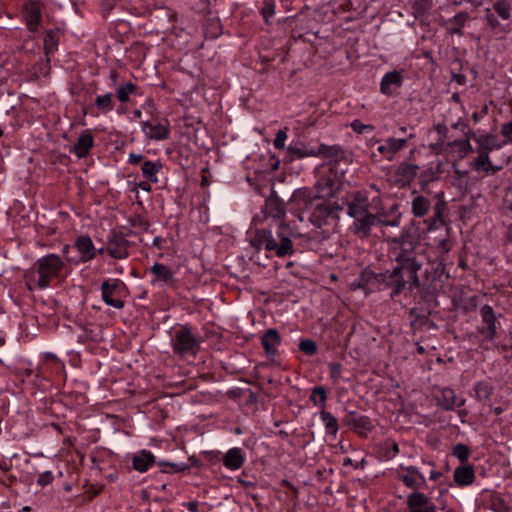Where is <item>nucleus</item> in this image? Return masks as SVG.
<instances>
[{
  "label": "nucleus",
  "mask_w": 512,
  "mask_h": 512,
  "mask_svg": "<svg viewBox=\"0 0 512 512\" xmlns=\"http://www.w3.org/2000/svg\"><path fill=\"white\" fill-rule=\"evenodd\" d=\"M382 236L388 241L390 256L397 265L392 271L379 274L378 281L392 289V296L406 290L412 291L419 286L418 271L423 265L424 256L419 245L404 232L392 237L383 230Z\"/></svg>",
  "instance_id": "nucleus-1"
},
{
  "label": "nucleus",
  "mask_w": 512,
  "mask_h": 512,
  "mask_svg": "<svg viewBox=\"0 0 512 512\" xmlns=\"http://www.w3.org/2000/svg\"><path fill=\"white\" fill-rule=\"evenodd\" d=\"M251 243L256 249L273 252L280 258L292 256L295 252L291 240V230L284 222L278 225L275 235L267 229L257 230Z\"/></svg>",
  "instance_id": "nucleus-2"
},
{
  "label": "nucleus",
  "mask_w": 512,
  "mask_h": 512,
  "mask_svg": "<svg viewBox=\"0 0 512 512\" xmlns=\"http://www.w3.org/2000/svg\"><path fill=\"white\" fill-rule=\"evenodd\" d=\"M35 266L36 270L26 272L25 277L29 282H35L39 288L44 289L62 271L64 262L58 255L52 253L39 258Z\"/></svg>",
  "instance_id": "nucleus-3"
},
{
  "label": "nucleus",
  "mask_w": 512,
  "mask_h": 512,
  "mask_svg": "<svg viewBox=\"0 0 512 512\" xmlns=\"http://www.w3.org/2000/svg\"><path fill=\"white\" fill-rule=\"evenodd\" d=\"M354 223L351 226L353 233L359 237L365 238L370 235L371 228L373 226L381 227L387 231L388 227H398L400 225V217H394L391 220H386L381 216L374 215L372 213L362 214L360 217H353Z\"/></svg>",
  "instance_id": "nucleus-4"
},
{
  "label": "nucleus",
  "mask_w": 512,
  "mask_h": 512,
  "mask_svg": "<svg viewBox=\"0 0 512 512\" xmlns=\"http://www.w3.org/2000/svg\"><path fill=\"white\" fill-rule=\"evenodd\" d=\"M174 353L185 356L195 355L199 349V341L187 327L178 329L172 342Z\"/></svg>",
  "instance_id": "nucleus-5"
},
{
  "label": "nucleus",
  "mask_w": 512,
  "mask_h": 512,
  "mask_svg": "<svg viewBox=\"0 0 512 512\" xmlns=\"http://www.w3.org/2000/svg\"><path fill=\"white\" fill-rule=\"evenodd\" d=\"M319 196L315 195L311 190L307 188H300L293 192L289 199V205L296 211H306L311 209Z\"/></svg>",
  "instance_id": "nucleus-6"
},
{
  "label": "nucleus",
  "mask_w": 512,
  "mask_h": 512,
  "mask_svg": "<svg viewBox=\"0 0 512 512\" xmlns=\"http://www.w3.org/2000/svg\"><path fill=\"white\" fill-rule=\"evenodd\" d=\"M405 512H436V505L424 493L414 491L407 496Z\"/></svg>",
  "instance_id": "nucleus-7"
},
{
  "label": "nucleus",
  "mask_w": 512,
  "mask_h": 512,
  "mask_svg": "<svg viewBox=\"0 0 512 512\" xmlns=\"http://www.w3.org/2000/svg\"><path fill=\"white\" fill-rule=\"evenodd\" d=\"M23 16L29 31H38L42 19L41 3L36 0L27 1L23 5Z\"/></svg>",
  "instance_id": "nucleus-8"
},
{
  "label": "nucleus",
  "mask_w": 512,
  "mask_h": 512,
  "mask_svg": "<svg viewBox=\"0 0 512 512\" xmlns=\"http://www.w3.org/2000/svg\"><path fill=\"white\" fill-rule=\"evenodd\" d=\"M480 315L482 318V325L478 328V331L483 335L484 339L492 340L497 331L496 316L492 307L488 305L483 306L480 309Z\"/></svg>",
  "instance_id": "nucleus-9"
},
{
  "label": "nucleus",
  "mask_w": 512,
  "mask_h": 512,
  "mask_svg": "<svg viewBox=\"0 0 512 512\" xmlns=\"http://www.w3.org/2000/svg\"><path fill=\"white\" fill-rule=\"evenodd\" d=\"M404 473L399 474L400 480L408 488L418 491L426 487L427 481L424 475L415 466L402 467Z\"/></svg>",
  "instance_id": "nucleus-10"
},
{
  "label": "nucleus",
  "mask_w": 512,
  "mask_h": 512,
  "mask_svg": "<svg viewBox=\"0 0 512 512\" xmlns=\"http://www.w3.org/2000/svg\"><path fill=\"white\" fill-rule=\"evenodd\" d=\"M129 241L122 234H113L107 241L106 252L115 259L128 257Z\"/></svg>",
  "instance_id": "nucleus-11"
},
{
  "label": "nucleus",
  "mask_w": 512,
  "mask_h": 512,
  "mask_svg": "<svg viewBox=\"0 0 512 512\" xmlns=\"http://www.w3.org/2000/svg\"><path fill=\"white\" fill-rule=\"evenodd\" d=\"M368 197L366 193L357 191L351 194L347 204V213L350 217H360L368 213Z\"/></svg>",
  "instance_id": "nucleus-12"
},
{
  "label": "nucleus",
  "mask_w": 512,
  "mask_h": 512,
  "mask_svg": "<svg viewBox=\"0 0 512 512\" xmlns=\"http://www.w3.org/2000/svg\"><path fill=\"white\" fill-rule=\"evenodd\" d=\"M142 131L145 133L146 137L151 140L160 141L169 137V125L167 121L165 123L146 121L143 123Z\"/></svg>",
  "instance_id": "nucleus-13"
},
{
  "label": "nucleus",
  "mask_w": 512,
  "mask_h": 512,
  "mask_svg": "<svg viewBox=\"0 0 512 512\" xmlns=\"http://www.w3.org/2000/svg\"><path fill=\"white\" fill-rule=\"evenodd\" d=\"M310 222L317 228H321L331 214L330 206L321 198L314 204Z\"/></svg>",
  "instance_id": "nucleus-14"
},
{
  "label": "nucleus",
  "mask_w": 512,
  "mask_h": 512,
  "mask_svg": "<svg viewBox=\"0 0 512 512\" xmlns=\"http://www.w3.org/2000/svg\"><path fill=\"white\" fill-rule=\"evenodd\" d=\"M75 247L80 254L82 262L90 261L96 255L93 241L89 236H79L76 239Z\"/></svg>",
  "instance_id": "nucleus-15"
},
{
  "label": "nucleus",
  "mask_w": 512,
  "mask_h": 512,
  "mask_svg": "<svg viewBox=\"0 0 512 512\" xmlns=\"http://www.w3.org/2000/svg\"><path fill=\"white\" fill-rule=\"evenodd\" d=\"M118 287V281L114 280L110 282L109 280H106L101 285V292H102V300L109 306H112L117 309H121L124 306V303L122 300L114 299L113 294L115 290Z\"/></svg>",
  "instance_id": "nucleus-16"
},
{
  "label": "nucleus",
  "mask_w": 512,
  "mask_h": 512,
  "mask_svg": "<svg viewBox=\"0 0 512 512\" xmlns=\"http://www.w3.org/2000/svg\"><path fill=\"white\" fill-rule=\"evenodd\" d=\"M402 84V76L398 71L386 73L380 83V90L385 95H391Z\"/></svg>",
  "instance_id": "nucleus-17"
},
{
  "label": "nucleus",
  "mask_w": 512,
  "mask_h": 512,
  "mask_svg": "<svg viewBox=\"0 0 512 512\" xmlns=\"http://www.w3.org/2000/svg\"><path fill=\"white\" fill-rule=\"evenodd\" d=\"M280 342V335L276 329L267 330L261 339V343L268 356H275L277 354Z\"/></svg>",
  "instance_id": "nucleus-18"
},
{
  "label": "nucleus",
  "mask_w": 512,
  "mask_h": 512,
  "mask_svg": "<svg viewBox=\"0 0 512 512\" xmlns=\"http://www.w3.org/2000/svg\"><path fill=\"white\" fill-rule=\"evenodd\" d=\"M245 457L241 448L235 447L229 449L224 457L223 463L230 470H238L242 467Z\"/></svg>",
  "instance_id": "nucleus-19"
},
{
  "label": "nucleus",
  "mask_w": 512,
  "mask_h": 512,
  "mask_svg": "<svg viewBox=\"0 0 512 512\" xmlns=\"http://www.w3.org/2000/svg\"><path fill=\"white\" fill-rule=\"evenodd\" d=\"M150 270L155 275L157 281L163 282L169 286L176 284L175 273L166 265L155 263Z\"/></svg>",
  "instance_id": "nucleus-20"
},
{
  "label": "nucleus",
  "mask_w": 512,
  "mask_h": 512,
  "mask_svg": "<svg viewBox=\"0 0 512 512\" xmlns=\"http://www.w3.org/2000/svg\"><path fill=\"white\" fill-rule=\"evenodd\" d=\"M316 148H307L303 143H291L287 147V157L291 162L295 159H301L306 157H315Z\"/></svg>",
  "instance_id": "nucleus-21"
},
{
  "label": "nucleus",
  "mask_w": 512,
  "mask_h": 512,
  "mask_svg": "<svg viewBox=\"0 0 512 512\" xmlns=\"http://www.w3.org/2000/svg\"><path fill=\"white\" fill-rule=\"evenodd\" d=\"M316 156L315 157H324L334 161H340L344 158V150L339 145H326L320 144L316 148Z\"/></svg>",
  "instance_id": "nucleus-22"
},
{
  "label": "nucleus",
  "mask_w": 512,
  "mask_h": 512,
  "mask_svg": "<svg viewBox=\"0 0 512 512\" xmlns=\"http://www.w3.org/2000/svg\"><path fill=\"white\" fill-rule=\"evenodd\" d=\"M93 143L94 141L91 133L84 132L79 136L71 151H73L78 158L86 157L90 149L93 147Z\"/></svg>",
  "instance_id": "nucleus-23"
},
{
  "label": "nucleus",
  "mask_w": 512,
  "mask_h": 512,
  "mask_svg": "<svg viewBox=\"0 0 512 512\" xmlns=\"http://www.w3.org/2000/svg\"><path fill=\"white\" fill-rule=\"evenodd\" d=\"M414 137L415 135L413 133L403 138L388 137L385 140L388 148V161H392L396 153L403 150L407 146L408 141Z\"/></svg>",
  "instance_id": "nucleus-24"
},
{
  "label": "nucleus",
  "mask_w": 512,
  "mask_h": 512,
  "mask_svg": "<svg viewBox=\"0 0 512 512\" xmlns=\"http://www.w3.org/2000/svg\"><path fill=\"white\" fill-rule=\"evenodd\" d=\"M453 478L458 486L470 485L475 479L474 469L471 465L459 466L455 469Z\"/></svg>",
  "instance_id": "nucleus-25"
},
{
  "label": "nucleus",
  "mask_w": 512,
  "mask_h": 512,
  "mask_svg": "<svg viewBox=\"0 0 512 512\" xmlns=\"http://www.w3.org/2000/svg\"><path fill=\"white\" fill-rule=\"evenodd\" d=\"M154 460V455L150 451L142 450L133 456V468L139 472H145L154 463Z\"/></svg>",
  "instance_id": "nucleus-26"
},
{
  "label": "nucleus",
  "mask_w": 512,
  "mask_h": 512,
  "mask_svg": "<svg viewBox=\"0 0 512 512\" xmlns=\"http://www.w3.org/2000/svg\"><path fill=\"white\" fill-rule=\"evenodd\" d=\"M475 142L478 144L476 151H485L487 153L503 146L493 134L479 135V137H475Z\"/></svg>",
  "instance_id": "nucleus-27"
},
{
  "label": "nucleus",
  "mask_w": 512,
  "mask_h": 512,
  "mask_svg": "<svg viewBox=\"0 0 512 512\" xmlns=\"http://www.w3.org/2000/svg\"><path fill=\"white\" fill-rule=\"evenodd\" d=\"M478 157L474 159V161L471 163L472 167L476 171L483 170L487 174L491 173L494 174L496 171L500 170V167H494L490 161L489 153L477 151Z\"/></svg>",
  "instance_id": "nucleus-28"
},
{
  "label": "nucleus",
  "mask_w": 512,
  "mask_h": 512,
  "mask_svg": "<svg viewBox=\"0 0 512 512\" xmlns=\"http://www.w3.org/2000/svg\"><path fill=\"white\" fill-rule=\"evenodd\" d=\"M161 169L162 163L160 161H144L141 165L142 175L152 183H157V174Z\"/></svg>",
  "instance_id": "nucleus-29"
},
{
  "label": "nucleus",
  "mask_w": 512,
  "mask_h": 512,
  "mask_svg": "<svg viewBox=\"0 0 512 512\" xmlns=\"http://www.w3.org/2000/svg\"><path fill=\"white\" fill-rule=\"evenodd\" d=\"M475 397L485 405H491L492 386L487 382H478L474 386Z\"/></svg>",
  "instance_id": "nucleus-30"
},
{
  "label": "nucleus",
  "mask_w": 512,
  "mask_h": 512,
  "mask_svg": "<svg viewBox=\"0 0 512 512\" xmlns=\"http://www.w3.org/2000/svg\"><path fill=\"white\" fill-rule=\"evenodd\" d=\"M431 203L428 198L417 195L412 200L411 208L415 217H423L430 209Z\"/></svg>",
  "instance_id": "nucleus-31"
},
{
  "label": "nucleus",
  "mask_w": 512,
  "mask_h": 512,
  "mask_svg": "<svg viewBox=\"0 0 512 512\" xmlns=\"http://www.w3.org/2000/svg\"><path fill=\"white\" fill-rule=\"evenodd\" d=\"M443 407L446 410H452L454 407H461L465 403V399L458 400L452 389H444L442 392Z\"/></svg>",
  "instance_id": "nucleus-32"
},
{
  "label": "nucleus",
  "mask_w": 512,
  "mask_h": 512,
  "mask_svg": "<svg viewBox=\"0 0 512 512\" xmlns=\"http://www.w3.org/2000/svg\"><path fill=\"white\" fill-rule=\"evenodd\" d=\"M418 170L419 166L416 164L402 163L397 168V174L403 182H410L416 177Z\"/></svg>",
  "instance_id": "nucleus-33"
},
{
  "label": "nucleus",
  "mask_w": 512,
  "mask_h": 512,
  "mask_svg": "<svg viewBox=\"0 0 512 512\" xmlns=\"http://www.w3.org/2000/svg\"><path fill=\"white\" fill-rule=\"evenodd\" d=\"M468 19V14L465 12H460L456 14L450 22L453 24L452 27L448 28V32L450 34H462V28L465 25V22Z\"/></svg>",
  "instance_id": "nucleus-34"
},
{
  "label": "nucleus",
  "mask_w": 512,
  "mask_h": 512,
  "mask_svg": "<svg viewBox=\"0 0 512 512\" xmlns=\"http://www.w3.org/2000/svg\"><path fill=\"white\" fill-rule=\"evenodd\" d=\"M320 416L326 430L335 435L338 431L337 419L328 411H322Z\"/></svg>",
  "instance_id": "nucleus-35"
},
{
  "label": "nucleus",
  "mask_w": 512,
  "mask_h": 512,
  "mask_svg": "<svg viewBox=\"0 0 512 512\" xmlns=\"http://www.w3.org/2000/svg\"><path fill=\"white\" fill-rule=\"evenodd\" d=\"M58 46V37L54 31H48L44 37L45 54L49 56L54 53Z\"/></svg>",
  "instance_id": "nucleus-36"
},
{
  "label": "nucleus",
  "mask_w": 512,
  "mask_h": 512,
  "mask_svg": "<svg viewBox=\"0 0 512 512\" xmlns=\"http://www.w3.org/2000/svg\"><path fill=\"white\" fill-rule=\"evenodd\" d=\"M493 9L504 20H508L511 16L510 3L508 0H496Z\"/></svg>",
  "instance_id": "nucleus-37"
},
{
  "label": "nucleus",
  "mask_w": 512,
  "mask_h": 512,
  "mask_svg": "<svg viewBox=\"0 0 512 512\" xmlns=\"http://www.w3.org/2000/svg\"><path fill=\"white\" fill-rule=\"evenodd\" d=\"M95 105L102 111H109L113 108L112 94L99 95L95 99Z\"/></svg>",
  "instance_id": "nucleus-38"
},
{
  "label": "nucleus",
  "mask_w": 512,
  "mask_h": 512,
  "mask_svg": "<svg viewBox=\"0 0 512 512\" xmlns=\"http://www.w3.org/2000/svg\"><path fill=\"white\" fill-rule=\"evenodd\" d=\"M326 391L323 387L317 386L312 390L310 400L317 406L323 407L326 402Z\"/></svg>",
  "instance_id": "nucleus-39"
},
{
  "label": "nucleus",
  "mask_w": 512,
  "mask_h": 512,
  "mask_svg": "<svg viewBox=\"0 0 512 512\" xmlns=\"http://www.w3.org/2000/svg\"><path fill=\"white\" fill-rule=\"evenodd\" d=\"M450 145L456 148L461 158L465 157L473 151V147L469 140H455Z\"/></svg>",
  "instance_id": "nucleus-40"
},
{
  "label": "nucleus",
  "mask_w": 512,
  "mask_h": 512,
  "mask_svg": "<svg viewBox=\"0 0 512 512\" xmlns=\"http://www.w3.org/2000/svg\"><path fill=\"white\" fill-rule=\"evenodd\" d=\"M135 89L136 86L131 82H127L123 86L119 87L117 89V97L119 101L127 102L129 100L130 94H132Z\"/></svg>",
  "instance_id": "nucleus-41"
},
{
  "label": "nucleus",
  "mask_w": 512,
  "mask_h": 512,
  "mask_svg": "<svg viewBox=\"0 0 512 512\" xmlns=\"http://www.w3.org/2000/svg\"><path fill=\"white\" fill-rule=\"evenodd\" d=\"M299 349L307 355H314L317 351V345L313 340L304 339L301 340Z\"/></svg>",
  "instance_id": "nucleus-42"
},
{
  "label": "nucleus",
  "mask_w": 512,
  "mask_h": 512,
  "mask_svg": "<svg viewBox=\"0 0 512 512\" xmlns=\"http://www.w3.org/2000/svg\"><path fill=\"white\" fill-rule=\"evenodd\" d=\"M442 209L443 206L440 203L435 206V216L432 219L429 229L438 228L444 224L442 219Z\"/></svg>",
  "instance_id": "nucleus-43"
},
{
  "label": "nucleus",
  "mask_w": 512,
  "mask_h": 512,
  "mask_svg": "<svg viewBox=\"0 0 512 512\" xmlns=\"http://www.w3.org/2000/svg\"><path fill=\"white\" fill-rule=\"evenodd\" d=\"M351 128L353 129L354 132H356L358 134H362L364 132H371L374 129V127L372 125L363 124L359 120H354L351 123Z\"/></svg>",
  "instance_id": "nucleus-44"
},
{
  "label": "nucleus",
  "mask_w": 512,
  "mask_h": 512,
  "mask_svg": "<svg viewBox=\"0 0 512 512\" xmlns=\"http://www.w3.org/2000/svg\"><path fill=\"white\" fill-rule=\"evenodd\" d=\"M287 140V133H286V130H279L277 133H276V137L274 139V147L276 149H283L285 147V142Z\"/></svg>",
  "instance_id": "nucleus-45"
},
{
  "label": "nucleus",
  "mask_w": 512,
  "mask_h": 512,
  "mask_svg": "<svg viewBox=\"0 0 512 512\" xmlns=\"http://www.w3.org/2000/svg\"><path fill=\"white\" fill-rule=\"evenodd\" d=\"M453 454L460 460H466L468 458L469 451L465 445L458 444L455 447Z\"/></svg>",
  "instance_id": "nucleus-46"
},
{
  "label": "nucleus",
  "mask_w": 512,
  "mask_h": 512,
  "mask_svg": "<svg viewBox=\"0 0 512 512\" xmlns=\"http://www.w3.org/2000/svg\"><path fill=\"white\" fill-rule=\"evenodd\" d=\"M501 134L506 138L505 143H512V120L502 125Z\"/></svg>",
  "instance_id": "nucleus-47"
},
{
  "label": "nucleus",
  "mask_w": 512,
  "mask_h": 512,
  "mask_svg": "<svg viewBox=\"0 0 512 512\" xmlns=\"http://www.w3.org/2000/svg\"><path fill=\"white\" fill-rule=\"evenodd\" d=\"M53 481V475L51 471H45L41 473L37 479V483L40 486H46Z\"/></svg>",
  "instance_id": "nucleus-48"
},
{
  "label": "nucleus",
  "mask_w": 512,
  "mask_h": 512,
  "mask_svg": "<svg viewBox=\"0 0 512 512\" xmlns=\"http://www.w3.org/2000/svg\"><path fill=\"white\" fill-rule=\"evenodd\" d=\"M331 378L337 381L341 376V365L339 363H331L329 366Z\"/></svg>",
  "instance_id": "nucleus-49"
},
{
  "label": "nucleus",
  "mask_w": 512,
  "mask_h": 512,
  "mask_svg": "<svg viewBox=\"0 0 512 512\" xmlns=\"http://www.w3.org/2000/svg\"><path fill=\"white\" fill-rule=\"evenodd\" d=\"M504 206L512 212V185L506 189L504 198Z\"/></svg>",
  "instance_id": "nucleus-50"
},
{
  "label": "nucleus",
  "mask_w": 512,
  "mask_h": 512,
  "mask_svg": "<svg viewBox=\"0 0 512 512\" xmlns=\"http://www.w3.org/2000/svg\"><path fill=\"white\" fill-rule=\"evenodd\" d=\"M262 15L265 18L266 22L269 21V18H271L274 14V6L270 3H265V5L262 7Z\"/></svg>",
  "instance_id": "nucleus-51"
},
{
  "label": "nucleus",
  "mask_w": 512,
  "mask_h": 512,
  "mask_svg": "<svg viewBox=\"0 0 512 512\" xmlns=\"http://www.w3.org/2000/svg\"><path fill=\"white\" fill-rule=\"evenodd\" d=\"M486 11H487L486 20H487L488 25L493 29L498 27L499 26L498 20L494 17L493 14L490 13L489 9H487Z\"/></svg>",
  "instance_id": "nucleus-52"
},
{
  "label": "nucleus",
  "mask_w": 512,
  "mask_h": 512,
  "mask_svg": "<svg viewBox=\"0 0 512 512\" xmlns=\"http://www.w3.org/2000/svg\"><path fill=\"white\" fill-rule=\"evenodd\" d=\"M142 159L143 156L141 154L130 153L128 157V162L132 165H137L142 161Z\"/></svg>",
  "instance_id": "nucleus-53"
},
{
  "label": "nucleus",
  "mask_w": 512,
  "mask_h": 512,
  "mask_svg": "<svg viewBox=\"0 0 512 512\" xmlns=\"http://www.w3.org/2000/svg\"><path fill=\"white\" fill-rule=\"evenodd\" d=\"M377 151L385 158L388 160V148H387V144L386 142L384 141L382 144H380L378 147H377Z\"/></svg>",
  "instance_id": "nucleus-54"
},
{
  "label": "nucleus",
  "mask_w": 512,
  "mask_h": 512,
  "mask_svg": "<svg viewBox=\"0 0 512 512\" xmlns=\"http://www.w3.org/2000/svg\"><path fill=\"white\" fill-rule=\"evenodd\" d=\"M186 507L190 512H198V503L196 501L188 502Z\"/></svg>",
  "instance_id": "nucleus-55"
},
{
  "label": "nucleus",
  "mask_w": 512,
  "mask_h": 512,
  "mask_svg": "<svg viewBox=\"0 0 512 512\" xmlns=\"http://www.w3.org/2000/svg\"><path fill=\"white\" fill-rule=\"evenodd\" d=\"M441 476H442V474H441L440 472H437V471L432 470V471L430 472V476H429V478H430L431 480L436 481V480H437V479H439Z\"/></svg>",
  "instance_id": "nucleus-56"
},
{
  "label": "nucleus",
  "mask_w": 512,
  "mask_h": 512,
  "mask_svg": "<svg viewBox=\"0 0 512 512\" xmlns=\"http://www.w3.org/2000/svg\"><path fill=\"white\" fill-rule=\"evenodd\" d=\"M465 136H466V139L465 140H469L470 138L474 139L475 140V137H479V135H476L471 129H469L466 133H465Z\"/></svg>",
  "instance_id": "nucleus-57"
},
{
  "label": "nucleus",
  "mask_w": 512,
  "mask_h": 512,
  "mask_svg": "<svg viewBox=\"0 0 512 512\" xmlns=\"http://www.w3.org/2000/svg\"><path fill=\"white\" fill-rule=\"evenodd\" d=\"M139 187L144 190V191H150L151 190V186L148 182H140L139 183Z\"/></svg>",
  "instance_id": "nucleus-58"
},
{
  "label": "nucleus",
  "mask_w": 512,
  "mask_h": 512,
  "mask_svg": "<svg viewBox=\"0 0 512 512\" xmlns=\"http://www.w3.org/2000/svg\"><path fill=\"white\" fill-rule=\"evenodd\" d=\"M138 222H139V226L142 228V229H147L149 224L148 222L144 221L142 218H139L138 219Z\"/></svg>",
  "instance_id": "nucleus-59"
},
{
  "label": "nucleus",
  "mask_w": 512,
  "mask_h": 512,
  "mask_svg": "<svg viewBox=\"0 0 512 512\" xmlns=\"http://www.w3.org/2000/svg\"><path fill=\"white\" fill-rule=\"evenodd\" d=\"M440 246H441L442 250L445 252H447L449 250V248L447 247L446 239H442L440 241Z\"/></svg>",
  "instance_id": "nucleus-60"
},
{
  "label": "nucleus",
  "mask_w": 512,
  "mask_h": 512,
  "mask_svg": "<svg viewBox=\"0 0 512 512\" xmlns=\"http://www.w3.org/2000/svg\"><path fill=\"white\" fill-rule=\"evenodd\" d=\"M467 1L470 2L474 6H481L484 2V0H467Z\"/></svg>",
  "instance_id": "nucleus-61"
},
{
  "label": "nucleus",
  "mask_w": 512,
  "mask_h": 512,
  "mask_svg": "<svg viewBox=\"0 0 512 512\" xmlns=\"http://www.w3.org/2000/svg\"><path fill=\"white\" fill-rule=\"evenodd\" d=\"M391 446H392L393 456H395L396 454L399 453L398 445L396 443H392Z\"/></svg>",
  "instance_id": "nucleus-62"
},
{
  "label": "nucleus",
  "mask_w": 512,
  "mask_h": 512,
  "mask_svg": "<svg viewBox=\"0 0 512 512\" xmlns=\"http://www.w3.org/2000/svg\"><path fill=\"white\" fill-rule=\"evenodd\" d=\"M117 76H118V74H117V72H116V71H114V70H113V71H111V73H110V78H111V80H112V81H114V82H115V81L117 80Z\"/></svg>",
  "instance_id": "nucleus-63"
},
{
  "label": "nucleus",
  "mask_w": 512,
  "mask_h": 512,
  "mask_svg": "<svg viewBox=\"0 0 512 512\" xmlns=\"http://www.w3.org/2000/svg\"><path fill=\"white\" fill-rule=\"evenodd\" d=\"M472 119H473V121H474V122H478V121H479V119H480L479 114H478L477 112H474V113L472 114Z\"/></svg>",
  "instance_id": "nucleus-64"
}]
</instances>
